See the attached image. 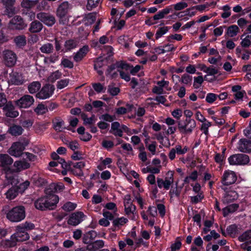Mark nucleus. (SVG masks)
<instances>
[{
    "instance_id": "obj_5",
    "label": "nucleus",
    "mask_w": 251,
    "mask_h": 251,
    "mask_svg": "<svg viewBox=\"0 0 251 251\" xmlns=\"http://www.w3.org/2000/svg\"><path fill=\"white\" fill-rule=\"evenodd\" d=\"M228 161L232 165H245L250 161L248 155L243 153L235 154L228 158Z\"/></svg>"
},
{
    "instance_id": "obj_7",
    "label": "nucleus",
    "mask_w": 251,
    "mask_h": 251,
    "mask_svg": "<svg viewBox=\"0 0 251 251\" xmlns=\"http://www.w3.org/2000/svg\"><path fill=\"white\" fill-rule=\"evenodd\" d=\"M54 90V88L53 85L46 84L41 88L40 91L36 94V97L39 99H47L49 98L52 95Z\"/></svg>"
},
{
    "instance_id": "obj_64",
    "label": "nucleus",
    "mask_w": 251,
    "mask_h": 251,
    "mask_svg": "<svg viewBox=\"0 0 251 251\" xmlns=\"http://www.w3.org/2000/svg\"><path fill=\"white\" fill-rule=\"evenodd\" d=\"M101 144L103 148L107 149H111L114 147V143L111 141L103 140Z\"/></svg>"
},
{
    "instance_id": "obj_37",
    "label": "nucleus",
    "mask_w": 251,
    "mask_h": 251,
    "mask_svg": "<svg viewBox=\"0 0 251 251\" xmlns=\"http://www.w3.org/2000/svg\"><path fill=\"white\" fill-rule=\"evenodd\" d=\"M251 239V229L246 231L238 237V240L240 242H245Z\"/></svg>"
},
{
    "instance_id": "obj_25",
    "label": "nucleus",
    "mask_w": 251,
    "mask_h": 251,
    "mask_svg": "<svg viewBox=\"0 0 251 251\" xmlns=\"http://www.w3.org/2000/svg\"><path fill=\"white\" fill-rule=\"evenodd\" d=\"M30 164L25 160L16 161L14 163V166L17 172L25 170L30 167Z\"/></svg>"
},
{
    "instance_id": "obj_47",
    "label": "nucleus",
    "mask_w": 251,
    "mask_h": 251,
    "mask_svg": "<svg viewBox=\"0 0 251 251\" xmlns=\"http://www.w3.org/2000/svg\"><path fill=\"white\" fill-rule=\"evenodd\" d=\"M58 18V22L60 25H66L68 24L69 19L67 15H56Z\"/></svg>"
},
{
    "instance_id": "obj_18",
    "label": "nucleus",
    "mask_w": 251,
    "mask_h": 251,
    "mask_svg": "<svg viewBox=\"0 0 251 251\" xmlns=\"http://www.w3.org/2000/svg\"><path fill=\"white\" fill-rule=\"evenodd\" d=\"M10 81L14 85H19L24 82L22 75L16 72H12L10 74Z\"/></svg>"
},
{
    "instance_id": "obj_61",
    "label": "nucleus",
    "mask_w": 251,
    "mask_h": 251,
    "mask_svg": "<svg viewBox=\"0 0 251 251\" xmlns=\"http://www.w3.org/2000/svg\"><path fill=\"white\" fill-rule=\"evenodd\" d=\"M103 60L102 57H100L97 59L94 64V68L95 70H98L101 68L103 65Z\"/></svg>"
},
{
    "instance_id": "obj_19",
    "label": "nucleus",
    "mask_w": 251,
    "mask_h": 251,
    "mask_svg": "<svg viewBox=\"0 0 251 251\" xmlns=\"http://www.w3.org/2000/svg\"><path fill=\"white\" fill-rule=\"evenodd\" d=\"M4 111L6 112L5 115L7 117L11 118L17 117L19 113L14 110V106L11 102H8L3 108Z\"/></svg>"
},
{
    "instance_id": "obj_4",
    "label": "nucleus",
    "mask_w": 251,
    "mask_h": 251,
    "mask_svg": "<svg viewBox=\"0 0 251 251\" xmlns=\"http://www.w3.org/2000/svg\"><path fill=\"white\" fill-rule=\"evenodd\" d=\"M3 61L4 65L8 67L14 66L17 60L16 54L9 50H4L2 53Z\"/></svg>"
},
{
    "instance_id": "obj_45",
    "label": "nucleus",
    "mask_w": 251,
    "mask_h": 251,
    "mask_svg": "<svg viewBox=\"0 0 251 251\" xmlns=\"http://www.w3.org/2000/svg\"><path fill=\"white\" fill-rule=\"evenodd\" d=\"M204 79L201 75L198 77H195L194 78L193 86L195 88H199L201 84L203 83Z\"/></svg>"
},
{
    "instance_id": "obj_58",
    "label": "nucleus",
    "mask_w": 251,
    "mask_h": 251,
    "mask_svg": "<svg viewBox=\"0 0 251 251\" xmlns=\"http://www.w3.org/2000/svg\"><path fill=\"white\" fill-rule=\"evenodd\" d=\"M192 77L187 74H184L181 76V82L185 84H188L192 81Z\"/></svg>"
},
{
    "instance_id": "obj_53",
    "label": "nucleus",
    "mask_w": 251,
    "mask_h": 251,
    "mask_svg": "<svg viewBox=\"0 0 251 251\" xmlns=\"http://www.w3.org/2000/svg\"><path fill=\"white\" fill-rule=\"evenodd\" d=\"M117 68H121L122 70L129 71L131 67L128 64L124 62H118L116 63Z\"/></svg>"
},
{
    "instance_id": "obj_60",
    "label": "nucleus",
    "mask_w": 251,
    "mask_h": 251,
    "mask_svg": "<svg viewBox=\"0 0 251 251\" xmlns=\"http://www.w3.org/2000/svg\"><path fill=\"white\" fill-rule=\"evenodd\" d=\"M108 91L112 96H116L120 92V89L118 87H115L109 86L108 88Z\"/></svg>"
},
{
    "instance_id": "obj_13",
    "label": "nucleus",
    "mask_w": 251,
    "mask_h": 251,
    "mask_svg": "<svg viewBox=\"0 0 251 251\" xmlns=\"http://www.w3.org/2000/svg\"><path fill=\"white\" fill-rule=\"evenodd\" d=\"M53 129L57 132H62L64 129L70 130V127L66 128L65 126V122L60 117H55L52 120Z\"/></svg>"
},
{
    "instance_id": "obj_48",
    "label": "nucleus",
    "mask_w": 251,
    "mask_h": 251,
    "mask_svg": "<svg viewBox=\"0 0 251 251\" xmlns=\"http://www.w3.org/2000/svg\"><path fill=\"white\" fill-rule=\"evenodd\" d=\"M218 95L214 93H208L207 94L205 100L207 102L212 103L214 102L217 99Z\"/></svg>"
},
{
    "instance_id": "obj_15",
    "label": "nucleus",
    "mask_w": 251,
    "mask_h": 251,
    "mask_svg": "<svg viewBox=\"0 0 251 251\" xmlns=\"http://www.w3.org/2000/svg\"><path fill=\"white\" fill-rule=\"evenodd\" d=\"M238 149L243 152L251 151V141L247 139H241L238 142Z\"/></svg>"
},
{
    "instance_id": "obj_49",
    "label": "nucleus",
    "mask_w": 251,
    "mask_h": 251,
    "mask_svg": "<svg viewBox=\"0 0 251 251\" xmlns=\"http://www.w3.org/2000/svg\"><path fill=\"white\" fill-rule=\"evenodd\" d=\"M17 241L14 238H12V235L11 236L9 240H6L4 241V245L8 248L13 247L16 245Z\"/></svg>"
},
{
    "instance_id": "obj_14",
    "label": "nucleus",
    "mask_w": 251,
    "mask_h": 251,
    "mask_svg": "<svg viewBox=\"0 0 251 251\" xmlns=\"http://www.w3.org/2000/svg\"><path fill=\"white\" fill-rule=\"evenodd\" d=\"M13 159L7 154H0V167L4 170L8 171L10 169V166L13 163Z\"/></svg>"
},
{
    "instance_id": "obj_29",
    "label": "nucleus",
    "mask_w": 251,
    "mask_h": 251,
    "mask_svg": "<svg viewBox=\"0 0 251 251\" xmlns=\"http://www.w3.org/2000/svg\"><path fill=\"white\" fill-rule=\"evenodd\" d=\"M41 86V83L39 81H33L28 85L27 88L29 93L33 94L38 92Z\"/></svg>"
},
{
    "instance_id": "obj_36",
    "label": "nucleus",
    "mask_w": 251,
    "mask_h": 251,
    "mask_svg": "<svg viewBox=\"0 0 251 251\" xmlns=\"http://www.w3.org/2000/svg\"><path fill=\"white\" fill-rule=\"evenodd\" d=\"M33 3L34 2H32V0H23L21 5L22 7L25 9L23 10L27 11V10H30V9L33 7Z\"/></svg>"
},
{
    "instance_id": "obj_35",
    "label": "nucleus",
    "mask_w": 251,
    "mask_h": 251,
    "mask_svg": "<svg viewBox=\"0 0 251 251\" xmlns=\"http://www.w3.org/2000/svg\"><path fill=\"white\" fill-rule=\"evenodd\" d=\"M34 111L38 115H43L48 111V108L44 104L40 103L35 108Z\"/></svg>"
},
{
    "instance_id": "obj_51",
    "label": "nucleus",
    "mask_w": 251,
    "mask_h": 251,
    "mask_svg": "<svg viewBox=\"0 0 251 251\" xmlns=\"http://www.w3.org/2000/svg\"><path fill=\"white\" fill-rule=\"evenodd\" d=\"M168 31V28L167 26L160 27L157 30L155 34V37L156 39H158L161 37L163 35L165 34Z\"/></svg>"
},
{
    "instance_id": "obj_26",
    "label": "nucleus",
    "mask_w": 251,
    "mask_h": 251,
    "mask_svg": "<svg viewBox=\"0 0 251 251\" xmlns=\"http://www.w3.org/2000/svg\"><path fill=\"white\" fill-rule=\"evenodd\" d=\"M12 238H14V239L15 238L17 242H23L27 240L29 238V235L27 232H16L12 235Z\"/></svg>"
},
{
    "instance_id": "obj_1",
    "label": "nucleus",
    "mask_w": 251,
    "mask_h": 251,
    "mask_svg": "<svg viewBox=\"0 0 251 251\" xmlns=\"http://www.w3.org/2000/svg\"><path fill=\"white\" fill-rule=\"evenodd\" d=\"M58 201L59 197L57 195H46L36 200L34 206L36 209L41 211L52 210L56 207Z\"/></svg>"
},
{
    "instance_id": "obj_27",
    "label": "nucleus",
    "mask_w": 251,
    "mask_h": 251,
    "mask_svg": "<svg viewBox=\"0 0 251 251\" xmlns=\"http://www.w3.org/2000/svg\"><path fill=\"white\" fill-rule=\"evenodd\" d=\"M239 31V28L237 25H231L227 27L226 35L229 37H233L238 34Z\"/></svg>"
},
{
    "instance_id": "obj_9",
    "label": "nucleus",
    "mask_w": 251,
    "mask_h": 251,
    "mask_svg": "<svg viewBox=\"0 0 251 251\" xmlns=\"http://www.w3.org/2000/svg\"><path fill=\"white\" fill-rule=\"evenodd\" d=\"M37 18L48 26H52L56 22L55 17L49 13L40 12L37 14Z\"/></svg>"
},
{
    "instance_id": "obj_2",
    "label": "nucleus",
    "mask_w": 251,
    "mask_h": 251,
    "mask_svg": "<svg viewBox=\"0 0 251 251\" xmlns=\"http://www.w3.org/2000/svg\"><path fill=\"white\" fill-rule=\"evenodd\" d=\"M25 208L23 205H18L13 207L6 213V218L11 222L18 223L25 218Z\"/></svg>"
},
{
    "instance_id": "obj_57",
    "label": "nucleus",
    "mask_w": 251,
    "mask_h": 251,
    "mask_svg": "<svg viewBox=\"0 0 251 251\" xmlns=\"http://www.w3.org/2000/svg\"><path fill=\"white\" fill-rule=\"evenodd\" d=\"M180 189H179L177 187H176L175 189H171L169 192V195L171 199L174 196L179 197L180 194Z\"/></svg>"
},
{
    "instance_id": "obj_39",
    "label": "nucleus",
    "mask_w": 251,
    "mask_h": 251,
    "mask_svg": "<svg viewBox=\"0 0 251 251\" xmlns=\"http://www.w3.org/2000/svg\"><path fill=\"white\" fill-rule=\"evenodd\" d=\"M226 231L231 237H234L237 232V226L236 225H231L227 227Z\"/></svg>"
},
{
    "instance_id": "obj_33",
    "label": "nucleus",
    "mask_w": 251,
    "mask_h": 251,
    "mask_svg": "<svg viewBox=\"0 0 251 251\" xmlns=\"http://www.w3.org/2000/svg\"><path fill=\"white\" fill-rule=\"evenodd\" d=\"M40 50L42 53L50 54L53 52V46L51 43H48L42 45Z\"/></svg>"
},
{
    "instance_id": "obj_34",
    "label": "nucleus",
    "mask_w": 251,
    "mask_h": 251,
    "mask_svg": "<svg viewBox=\"0 0 251 251\" xmlns=\"http://www.w3.org/2000/svg\"><path fill=\"white\" fill-rule=\"evenodd\" d=\"M60 65L62 66L64 68L69 69H72L74 66V63L66 57H62Z\"/></svg>"
},
{
    "instance_id": "obj_10",
    "label": "nucleus",
    "mask_w": 251,
    "mask_h": 251,
    "mask_svg": "<svg viewBox=\"0 0 251 251\" xmlns=\"http://www.w3.org/2000/svg\"><path fill=\"white\" fill-rule=\"evenodd\" d=\"M34 101L33 97L29 95H25L15 101V104L20 108H27L32 105Z\"/></svg>"
},
{
    "instance_id": "obj_32",
    "label": "nucleus",
    "mask_w": 251,
    "mask_h": 251,
    "mask_svg": "<svg viewBox=\"0 0 251 251\" xmlns=\"http://www.w3.org/2000/svg\"><path fill=\"white\" fill-rule=\"evenodd\" d=\"M171 10V8L170 7H166L161 11H159L157 14L154 15L153 17L154 20H157L161 19L165 16V15L169 14Z\"/></svg>"
},
{
    "instance_id": "obj_12",
    "label": "nucleus",
    "mask_w": 251,
    "mask_h": 251,
    "mask_svg": "<svg viewBox=\"0 0 251 251\" xmlns=\"http://www.w3.org/2000/svg\"><path fill=\"white\" fill-rule=\"evenodd\" d=\"M85 215L82 212L77 211L72 213L68 220V224L73 226L79 224L83 220Z\"/></svg>"
},
{
    "instance_id": "obj_59",
    "label": "nucleus",
    "mask_w": 251,
    "mask_h": 251,
    "mask_svg": "<svg viewBox=\"0 0 251 251\" xmlns=\"http://www.w3.org/2000/svg\"><path fill=\"white\" fill-rule=\"evenodd\" d=\"M251 36L249 35H248L246 36L245 38L242 40V42H241V45L242 47L244 48H247L249 47L251 44V42L250 40Z\"/></svg>"
},
{
    "instance_id": "obj_24",
    "label": "nucleus",
    "mask_w": 251,
    "mask_h": 251,
    "mask_svg": "<svg viewBox=\"0 0 251 251\" xmlns=\"http://www.w3.org/2000/svg\"><path fill=\"white\" fill-rule=\"evenodd\" d=\"M97 235V233L95 231H90L84 234L82 238V242L84 244H89L95 239Z\"/></svg>"
},
{
    "instance_id": "obj_16",
    "label": "nucleus",
    "mask_w": 251,
    "mask_h": 251,
    "mask_svg": "<svg viewBox=\"0 0 251 251\" xmlns=\"http://www.w3.org/2000/svg\"><path fill=\"white\" fill-rule=\"evenodd\" d=\"M170 174V177L169 179L166 178L165 180H163L160 178H157V185L159 188H162L163 187L166 190L169 189L171 184L174 182L173 173L171 172Z\"/></svg>"
},
{
    "instance_id": "obj_56",
    "label": "nucleus",
    "mask_w": 251,
    "mask_h": 251,
    "mask_svg": "<svg viewBox=\"0 0 251 251\" xmlns=\"http://www.w3.org/2000/svg\"><path fill=\"white\" fill-rule=\"evenodd\" d=\"M188 6V4L185 2H180L174 5V9L175 10L178 11L184 9Z\"/></svg>"
},
{
    "instance_id": "obj_52",
    "label": "nucleus",
    "mask_w": 251,
    "mask_h": 251,
    "mask_svg": "<svg viewBox=\"0 0 251 251\" xmlns=\"http://www.w3.org/2000/svg\"><path fill=\"white\" fill-rule=\"evenodd\" d=\"M69 83V79H61L57 82V89H61L66 87Z\"/></svg>"
},
{
    "instance_id": "obj_31",
    "label": "nucleus",
    "mask_w": 251,
    "mask_h": 251,
    "mask_svg": "<svg viewBox=\"0 0 251 251\" xmlns=\"http://www.w3.org/2000/svg\"><path fill=\"white\" fill-rule=\"evenodd\" d=\"M14 42L18 47H23L26 44V37L24 35L16 36L14 39Z\"/></svg>"
},
{
    "instance_id": "obj_28",
    "label": "nucleus",
    "mask_w": 251,
    "mask_h": 251,
    "mask_svg": "<svg viewBox=\"0 0 251 251\" xmlns=\"http://www.w3.org/2000/svg\"><path fill=\"white\" fill-rule=\"evenodd\" d=\"M78 45V42L74 39H70L66 41L64 44V52H68L75 49Z\"/></svg>"
},
{
    "instance_id": "obj_63",
    "label": "nucleus",
    "mask_w": 251,
    "mask_h": 251,
    "mask_svg": "<svg viewBox=\"0 0 251 251\" xmlns=\"http://www.w3.org/2000/svg\"><path fill=\"white\" fill-rule=\"evenodd\" d=\"M68 147L71 149L72 150L75 151V150H77L79 148V144L78 142L75 140L73 141L69 142L67 144Z\"/></svg>"
},
{
    "instance_id": "obj_55",
    "label": "nucleus",
    "mask_w": 251,
    "mask_h": 251,
    "mask_svg": "<svg viewBox=\"0 0 251 251\" xmlns=\"http://www.w3.org/2000/svg\"><path fill=\"white\" fill-rule=\"evenodd\" d=\"M94 89L98 93L102 92L103 90H105L106 88L100 83H96L92 84Z\"/></svg>"
},
{
    "instance_id": "obj_41",
    "label": "nucleus",
    "mask_w": 251,
    "mask_h": 251,
    "mask_svg": "<svg viewBox=\"0 0 251 251\" xmlns=\"http://www.w3.org/2000/svg\"><path fill=\"white\" fill-rule=\"evenodd\" d=\"M128 220L124 217L117 218L113 220V224L115 226L119 227L120 226H123L126 223Z\"/></svg>"
},
{
    "instance_id": "obj_21",
    "label": "nucleus",
    "mask_w": 251,
    "mask_h": 251,
    "mask_svg": "<svg viewBox=\"0 0 251 251\" xmlns=\"http://www.w3.org/2000/svg\"><path fill=\"white\" fill-rule=\"evenodd\" d=\"M238 198V194L235 191H229L226 193L223 199L225 203L231 202Z\"/></svg>"
},
{
    "instance_id": "obj_42",
    "label": "nucleus",
    "mask_w": 251,
    "mask_h": 251,
    "mask_svg": "<svg viewBox=\"0 0 251 251\" xmlns=\"http://www.w3.org/2000/svg\"><path fill=\"white\" fill-rule=\"evenodd\" d=\"M76 207L75 203L71 202L70 201L67 202L65 203L62 206V208L66 211H71L74 210Z\"/></svg>"
},
{
    "instance_id": "obj_22",
    "label": "nucleus",
    "mask_w": 251,
    "mask_h": 251,
    "mask_svg": "<svg viewBox=\"0 0 251 251\" xmlns=\"http://www.w3.org/2000/svg\"><path fill=\"white\" fill-rule=\"evenodd\" d=\"M70 7V4L68 1L61 3L56 10V15H67Z\"/></svg>"
},
{
    "instance_id": "obj_54",
    "label": "nucleus",
    "mask_w": 251,
    "mask_h": 251,
    "mask_svg": "<svg viewBox=\"0 0 251 251\" xmlns=\"http://www.w3.org/2000/svg\"><path fill=\"white\" fill-rule=\"evenodd\" d=\"M62 75V73L58 70L52 73L50 76V81L53 82L59 79Z\"/></svg>"
},
{
    "instance_id": "obj_8",
    "label": "nucleus",
    "mask_w": 251,
    "mask_h": 251,
    "mask_svg": "<svg viewBox=\"0 0 251 251\" xmlns=\"http://www.w3.org/2000/svg\"><path fill=\"white\" fill-rule=\"evenodd\" d=\"M27 144L28 142L25 144L20 142L14 143L9 149V154L16 157L20 156L23 153V152L25 149V146Z\"/></svg>"
},
{
    "instance_id": "obj_40",
    "label": "nucleus",
    "mask_w": 251,
    "mask_h": 251,
    "mask_svg": "<svg viewBox=\"0 0 251 251\" xmlns=\"http://www.w3.org/2000/svg\"><path fill=\"white\" fill-rule=\"evenodd\" d=\"M16 13V8L14 6H5L4 15L8 17H12Z\"/></svg>"
},
{
    "instance_id": "obj_20",
    "label": "nucleus",
    "mask_w": 251,
    "mask_h": 251,
    "mask_svg": "<svg viewBox=\"0 0 251 251\" xmlns=\"http://www.w3.org/2000/svg\"><path fill=\"white\" fill-rule=\"evenodd\" d=\"M43 27L42 23L39 21L35 20L31 23L28 30L32 33L40 32Z\"/></svg>"
},
{
    "instance_id": "obj_6",
    "label": "nucleus",
    "mask_w": 251,
    "mask_h": 251,
    "mask_svg": "<svg viewBox=\"0 0 251 251\" xmlns=\"http://www.w3.org/2000/svg\"><path fill=\"white\" fill-rule=\"evenodd\" d=\"M24 19L19 15L14 16L9 22L8 26L12 29L22 30L26 27Z\"/></svg>"
},
{
    "instance_id": "obj_23",
    "label": "nucleus",
    "mask_w": 251,
    "mask_h": 251,
    "mask_svg": "<svg viewBox=\"0 0 251 251\" xmlns=\"http://www.w3.org/2000/svg\"><path fill=\"white\" fill-rule=\"evenodd\" d=\"M23 130L24 129L22 126L13 125L9 128L8 132L12 136H17L21 135Z\"/></svg>"
},
{
    "instance_id": "obj_44",
    "label": "nucleus",
    "mask_w": 251,
    "mask_h": 251,
    "mask_svg": "<svg viewBox=\"0 0 251 251\" xmlns=\"http://www.w3.org/2000/svg\"><path fill=\"white\" fill-rule=\"evenodd\" d=\"M46 195H54L53 194L57 193L54 183H51L48 188L45 190Z\"/></svg>"
},
{
    "instance_id": "obj_30",
    "label": "nucleus",
    "mask_w": 251,
    "mask_h": 251,
    "mask_svg": "<svg viewBox=\"0 0 251 251\" xmlns=\"http://www.w3.org/2000/svg\"><path fill=\"white\" fill-rule=\"evenodd\" d=\"M19 194V188L16 187H12L5 193L6 198L9 200L15 199Z\"/></svg>"
},
{
    "instance_id": "obj_38",
    "label": "nucleus",
    "mask_w": 251,
    "mask_h": 251,
    "mask_svg": "<svg viewBox=\"0 0 251 251\" xmlns=\"http://www.w3.org/2000/svg\"><path fill=\"white\" fill-rule=\"evenodd\" d=\"M100 0H88L86 8L88 10H91L96 7L100 3Z\"/></svg>"
},
{
    "instance_id": "obj_11",
    "label": "nucleus",
    "mask_w": 251,
    "mask_h": 251,
    "mask_svg": "<svg viewBox=\"0 0 251 251\" xmlns=\"http://www.w3.org/2000/svg\"><path fill=\"white\" fill-rule=\"evenodd\" d=\"M237 180V176L235 173L231 171H226L224 173L222 177V183L226 186L234 183Z\"/></svg>"
},
{
    "instance_id": "obj_3",
    "label": "nucleus",
    "mask_w": 251,
    "mask_h": 251,
    "mask_svg": "<svg viewBox=\"0 0 251 251\" xmlns=\"http://www.w3.org/2000/svg\"><path fill=\"white\" fill-rule=\"evenodd\" d=\"M178 129L182 135L190 134L196 126V122L193 119L186 118L178 122Z\"/></svg>"
},
{
    "instance_id": "obj_62",
    "label": "nucleus",
    "mask_w": 251,
    "mask_h": 251,
    "mask_svg": "<svg viewBox=\"0 0 251 251\" xmlns=\"http://www.w3.org/2000/svg\"><path fill=\"white\" fill-rule=\"evenodd\" d=\"M22 14L27 15L29 18V20L30 21L34 20L35 17V12L31 10H27V11L22 10Z\"/></svg>"
},
{
    "instance_id": "obj_17",
    "label": "nucleus",
    "mask_w": 251,
    "mask_h": 251,
    "mask_svg": "<svg viewBox=\"0 0 251 251\" xmlns=\"http://www.w3.org/2000/svg\"><path fill=\"white\" fill-rule=\"evenodd\" d=\"M88 51V46H84L82 48H80L78 51L74 54L73 56L74 60L76 62L81 61L86 56Z\"/></svg>"
},
{
    "instance_id": "obj_50",
    "label": "nucleus",
    "mask_w": 251,
    "mask_h": 251,
    "mask_svg": "<svg viewBox=\"0 0 251 251\" xmlns=\"http://www.w3.org/2000/svg\"><path fill=\"white\" fill-rule=\"evenodd\" d=\"M204 68H205V70H203V72L208 74L210 75H215L218 73V70L213 66H210L209 67L204 66Z\"/></svg>"
},
{
    "instance_id": "obj_43",
    "label": "nucleus",
    "mask_w": 251,
    "mask_h": 251,
    "mask_svg": "<svg viewBox=\"0 0 251 251\" xmlns=\"http://www.w3.org/2000/svg\"><path fill=\"white\" fill-rule=\"evenodd\" d=\"M84 19L89 24H92L96 21V17L95 13H90L85 15Z\"/></svg>"
},
{
    "instance_id": "obj_46",
    "label": "nucleus",
    "mask_w": 251,
    "mask_h": 251,
    "mask_svg": "<svg viewBox=\"0 0 251 251\" xmlns=\"http://www.w3.org/2000/svg\"><path fill=\"white\" fill-rule=\"evenodd\" d=\"M175 150L176 151V153L178 155H182L186 153L189 149L186 146H185L183 148H182V147L180 145H177L176 146Z\"/></svg>"
}]
</instances>
